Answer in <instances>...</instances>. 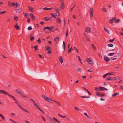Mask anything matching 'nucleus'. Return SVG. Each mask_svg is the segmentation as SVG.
Instances as JSON below:
<instances>
[{"label": "nucleus", "mask_w": 123, "mask_h": 123, "mask_svg": "<svg viewBox=\"0 0 123 123\" xmlns=\"http://www.w3.org/2000/svg\"><path fill=\"white\" fill-rule=\"evenodd\" d=\"M86 40L87 41L90 42V39H89V38H88L86 36Z\"/></svg>", "instance_id": "nucleus-52"}, {"label": "nucleus", "mask_w": 123, "mask_h": 123, "mask_svg": "<svg viewBox=\"0 0 123 123\" xmlns=\"http://www.w3.org/2000/svg\"><path fill=\"white\" fill-rule=\"evenodd\" d=\"M115 53H109L108 54V55L109 56H111L113 55Z\"/></svg>", "instance_id": "nucleus-46"}, {"label": "nucleus", "mask_w": 123, "mask_h": 123, "mask_svg": "<svg viewBox=\"0 0 123 123\" xmlns=\"http://www.w3.org/2000/svg\"><path fill=\"white\" fill-rule=\"evenodd\" d=\"M13 6L14 7H16L19 6H20L19 4L17 2L15 3L14 2H13L12 3Z\"/></svg>", "instance_id": "nucleus-8"}, {"label": "nucleus", "mask_w": 123, "mask_h": 123, "mask_svg": "<svg viewBox=\"0 0 123 123\" xmlns=\"http://www.w3.org/2000/svg\"><path fill=\"white\" fill-rule=\"evenodd\" d=\"M7 95L9 96L11 98H13V99L14 100L18 102L17 100L16 99V98L14 97L13 96H12L10 94H9V93H8Z\"/></svg>", "instance_id": "nucleus-19"}, {"label": "nucleus", "mask_w": 123, "mask_h": 123, "mask_svg": "<svg viewBox=\"0 0 123 123\" xmlns=\"http://www.w3.org/2000/svg\"><path fill=\"white\" fill-rule=\"evenodd\" d=\"M53 28L52 27H49L47 26L46 27H44L43 29L44 31H45V32H48L46 30V29H48L50 31L52 32H53L54 30V29H53L52 28Z\"/></svg>", "instance_id": "nucleus-2"}, {"label": "nucleus", "mask_w": 123, "mask_h": 123, "mask_svg": "<svg viewBox=\"0 0 123 123\" xmlns=\"http://www.w3.org/2000/svg\"><path fill=\"white\" fill-rule=\"evenodd\" d=\"M14 19L16 21H17L18 20V18L17 17H15L14 18Z\"/></svg>", "instance_id": "nucleus-48"}, {"label": "nucleus", "mask_w": 123, "mask_h": 123, "mask_svg": "<svg viewBox=\"0 0 123 123\" xmlns=\"http://www.w3.org/2000/svg\"><path fill=\"white\" fill-rule=\"evenodd\" d=\"M42 96L44 98L45 100L48 102L50 103H52L54 101V100H52V98H48L45 95H42Z\"/></svg>", "instance_id": "nucleus-1"}, {"label": "nucleus", "mask_w": 123, "mask_h": 123, "mask_svg": "<svg viewBox=\"0 0 123 123\" xmlns=\"http://www.w3.org/2000/svg\"><path fill=\"white\" fill-rule=\"evenodd\" d=\"M0 117H1V118L3 120H4L6 121V119L2 115V114H1Z\"/></svg>", "instance_id": "nucleus-28"}, {"label": "nucleus", "mask_w": 123, "mask_h": 123, "mask_svg": "<svg viewBox=\"0 0 123 123\" xmlns=\"http://www.w3.org/2000/svg\"><path fill=\"white\" fill-rule=\"evenodd\" d=\"M120 21V20L118 19H116V18L115 19H114V21L116 23H117L119 22Z\"/></svg>", "instance_id": "nucleus-27"}, {"label": "nucleus", "mask_w": 123, "mask_h": 123, "mask_svg": "<svg viewBox=\"0 0 123 123\" xmlns=\"http://www.w3.org/2000/svg\"><path fill=\"white\" fill-rule=\"evenodd\" d=\"M14 27L17 30H19L20 29V28L18 25L14 26Z\"/></svg>", "instance_id": "nucleus-37"}, {"label": "nucleus", "mask_w": 123, "mask_h": 123, "mask_svg": "<svg viewBox=\"0 0 123 123\" xmlns=\"http://www.w3.org/2000/svg\"><path fill=\"white\" fill-rule=\"evenodd\" d=\"M100 91H104L105 90H107L108 89L103 87H99Z\"/></svg>", "instance_id": "nucleus-10"}, {"label": "nucleus", "mask_w": 123, "mask_h": 123, "mask_svg": "<svg viewBox=\"0 0 123 123\" xmlns=\"http://www.w3.org/2000/svg\"><path fill=\"white\" fill-rule=\"evenodd\" d=\"M38 55L40 58H43V57L42 56V55H41L40 54H38Z\"/></svg>", "instance_id": "nucleus-57"}, {"label": "nucleus", "mask_w": 123, "mask_h": 123, "mask_svg": "<svg viewBox=\"0 0 123 123\" xmlns=\"http://www.w3.org/2000/svg\"><path fill=\"white\" fill-rule=\"evenodd\" d=\"M120 88L121 89L123 90V86L122 85L120 86Z\"/></svg>", "instance_id": "nucleus-64"}, {"label": "nucleus", "mask_w": 123, "mask_h": 123, "mask_svg": "<svg viewBox=\"0 0 123 123\" xmlns=\"http://www.w3.org/2000/svg\"><path fill=\"white\" fill-rule=\"evenodd\" d=\"M107 46L109 47H112L113 46V44L111 43L109 44H107Z\"/></svg>", "instance_id": "nucleus-42"}, {"label": "nucleus", "mask_w": 123, "mask_h": 123, "mask_svg": "<svg viewBox=\"0 0 123 123\" xmlns=\"http://www.w3.org/2000/svg\"><path fill=\"white\" fill-rule=\"evenodd\" d=\"M109 73H107L105 74L103 76V78H105L107 77V75H109Z\"/></svg>", "instance_id": "nucleus-45"}, {"label": "nucleus", "mask_w": 123, "mask_h": 123, "mask_svg": "<svg viewBox=\"0 0 123 123\" xmlns=\"http://www.w3.org/2000/svg\"><path fill=\"white\" fill-rule=\"evenodd\" d=\"M92 46L93 49L95 50H96V46L93 45V44H92Z\"/></svg>", "instance_id": "nucleus-40"}, {"label": "nucleus", "mask_w": 123, "mask_h": 123, "mask_svg": "<svg viewBox=\"0 0 123 123\" xmlns=\"http://www.w3.org/2000/svg\"><path fill=\"white\" fill-rule=\"evenodd\" d=\"M98 55L99 56V57L101 59L102 58V56L100 54V53H98Z\"/></svg>", "instance_id": "nucleus-58"}, {"label": "nucleus", "mask_w": 123, "mask_h": 123, "mask_svg": "<svg viewBox=\"0 0 123 123\" xmlns=\"http://www.w3.org/2000/svg\"><path fill=\"white\" fill-rule=\"evenodd\" d=\"M45 48L46 50L48 51L49 50V49H50V50L51 49V48L49 47L48 45L45 47Z\"/></svg>", "instance_id": "nucleus-23"}, {"label": "nucleus", "mask_w": 123, "mask_h": 123, "mask_svg": "<svg viewBox=\"0 0 123 123\" xmlns=\"http://www.w3.org/2000/svg\"><path fill=\"white\" fill-rule=\"evenodd\" d=\"M93 10L92 8H90V10L89 11V14L90 15V18H92L93 16Z\"/></svg>", "instance_id": "nucleus-4"}, {"label": "nucleus", "mask_w": 123, "mask_h": 123, "mask_svg": "<svg viewBox=\"0 0 123 123\" xmlns=\"http://www.w3.org/2000/svg\"><path fill=\"white\" fill-rule=\"evenodd\" d=\"M34 48L35 49V51L37 50H38V46L37 45H36L34 47Z\"/></svg>", "instance_id": "nucleus-41"}, {"label": "nucleus", "mask_w": 123, "mask_h": 123, "mask_svg": "<svg viewBox=\"0 0 123 123\" xmlns=\"http://www.w3.org/2000/svg\"><path fill=\"white\" fill-rule=\"evenodd\" d=\"M59 58L61 63H62L63 62V60L62 57V56H60L59 57Z\"/></svg>", "instance_id": "nucleus-21"}, {"label": "nucleus", "mask_w": 123, "mask_h": 123, "mask_svg": "<svg viewBox=\"0 0 123 123\" xmlns=\"http://www.w3.org/2000/svg\"><path fill=\"white\" fill-rule=\"evenodd\" d=\"M112 79V80L113 79L114 80H117V78L115 77H113Z\"/></svg>", "instance_id": "nucleus-56"}, {"label": "nucleus", "mask_w": 123, "mask_h": 123, "mask_svg": "<svg viewBox=\"0 0 123 123\" xmlns=\"http://www.w3.org/2000/svg\"><path fill=\"white\" fill-rule=\"evenodd\" d=\"M55 16H60V14L59 12L58 11H57L55 14Z\"/></svg>", "instance_id": "nucleus-25"}, {"label": "nucleus", "mask_w": 123, "mask_h": 123, "mask_svg": "<svg viewBox=\"0 0 123 123\" xmlns=\"http://www.w3.org/2000/svg\"><path fill=\"white\" fill-rule=\"evenodd\" d=\"M62 4L61 6V9L62 10L64 9L65 7V4L63 1L62 2Z\"/></svg>", "instance_id": "nucleus-12"}, {"label": "nucleus", "mask_w": 123, "mask_h": 123, "mask_svg": "<svg viewBox=\"0 0 123 123\" xmlns=\"http://www.w3.org/2000/svg\"><path fill=\"white\" fill-rule=\"evenodd\" d=\"M32 28L31 27V26H29L28 28V30H32Z\"/></svg>", "instance_id": "nucleus-49"}, {"label": "nucleus", "mask_w": 123, "mask_h": 123, "mask_svg": "<svg viewBox=\"0 0 123 123\" xmlns=\"http://www.w3.org/2000/svg\"><path fill=\"white\" fill-rule=\"evenodd\" d=\"M21 96H22V97H26L27 98H28L27 97H26L25 96V94L24 93H22L21 92V94H20Z\"/></svg>", "instance_id": "nucleus-32"}, {"label": "nucleus", "mask_w": 123, "mask_h": 123, "mask_svg": "<svg viewBox=\"0 0 123 123\" xmlns=\"http://www.w3.org/2000/svg\"><path fill=\"white\" fill-rule=\"evenodd\" d=\"M104 59L105 61L107 62L110 61L109 58L106 55H105L104 57Z\"/></svg>", "instance_id": "nucleus-14"}, {"label": "nucleus", "mask_w": 123, "mask_h": 123, "mask_svg": "<svg viewBox=\"0 0 123 123\" xmlns=\"http://www.w3.org/2000/svg\"><path fill=\"white\" fill-rule=\"evenodd\" d=\"M72 47H71V48L69 49L68 50V52L69 53H70L72 49Z\"/></svg>", "instance_id": "nucleus-55"}, {"label": "nucleus", "mask_w": 123, "mask_h": 123, "mask_svg": "<svg viewBox=\"0 0 123 123\" xmlns=\"http://www.w3.org/2000/svg\"><path fill=\"white\" fill-rule=\"evenodd\" d=\"M86 60L87 62L89 64L91 65L93 64V62L91 60L90 58H86Z\"/></svg>", "instance_id": "nucleus-6"}, {"label": "nucleus", "mask_w": 123, "mask_h": 123, "mask_svg": "<svg viewBox=\"0 0 123 123\" xmlns=\"http://www.w3.org/2000/svg\"><path fill=\"white\" fill-rule=\"evenodd\" d=\"M33 103L34 105L43 114H45V113L37 105L35 101L33 102Z\"/></svg>", "instance_id": "nucleus-3"}, {"label": "nucleus", "mask_w": 123, "mask_h": 123, "mask_svg": "<svg viewBox=\"0 0 123 123\" xmlns=\"http://www.w3.org/2000/svg\"><path fill=\"white\" fill-rule=\"evenodd\" d=\"M85 90L87 91V93H88L89 95H91V93L87 89L85 88Z\"/></svg>", "instance_id": "nucleus-44"}, {"label": "nucleus", "mask_w": 123, "mask_h": 123, "mask_svg": "<svg viewBox=\"0 0 123 123\" xmlns=\"http://www.w3.org/2000/svg\"><path fill=\"white\" fill-rule=\"evenodd\" d=\"M114 40V38L113 39H110L109 40V41L110 42H112Z\"/></svg>", "instance_id": "nucleus-60"}, {"label": "nucleus", "mask_w": 123, "mask_h": 123, "mask_svg": "<svg viewBox=\"0 0 123 123\" xmlns=\"http://www.w3.org/2000/svg\"><path fill=\"white\" fill-rule=\"evenodd\" d=\"M116 18L115 17L112 18L109 21V22L111 24L114 21V19H115Z\"/></svg>", "instance_id": "nucleus-13"}, {"label": "nucleus", "mask_w": 123, "mask_h": 123, "mask_svg": "<svg viewBox=\"0 0 123 123\" xmlns=\"http://www.w3.org/2000/svg\"><path fill=\"white\" fill-rule=\"evenodd\" d=\"M37 41L39 43H40L41 42V39L40 38H38Z\"/></svg>", "instance_id": "nucleus-53"}, {"label": "nucleus", "mask_w": 123, "mask_h": 123, "mask_svg": "<svg viewBox=\"0 0 123 123\" xmlns=\"http://www.w3.org/2000/svg\"><path fill=\"white\" fill-rule=\"evenodd\" d=\"M68 29H67V31L66 32V37H67L68 36Z\"/></svg>", "instance_id": "nucleus-51"}, {"label": "nucleus", "mask_w": 123, "mask_h": 123, "mask_svg": "<svg viewBox=\"0 0 123 123\" xmlns=\"http://www.w3.org/2000/svg\"><path fill=\"white\" fill-rule=\"evenodd\" d=\"M95 89L96 90L100 91L99 88H98V87H95Z\"/></svg>", "instance_id": "nucleus-59"}, {"label": "nucleus", "mask_w": 123, "mask_h": 123, "mask_svg": "<svg viewBox=\"0 0 123 123\" xmlns=\"http://www.w3.org/2000/svg\"><path fill=\"white\" fill-rule=\"evenodd\" d=\"M25 16L26 18H28V13H26Z\"/></svg>", "instance_id": "nucleus-54"}, {"label": "nucleus", "mask_w": 123, "mask_h": 123, "mask_svg": "<svg viewBox=\"0 0 123 123\" xmlns=\"http://www.w3.org/2000/svg\"><path fill=\"white\" fill-rule=\"evenodd\" d=\"M54 101L59 106H61V104H60L59 102L56 101L55 100H54Z\"/></svg>", "instance_id": "nucleus-29"}, {"label": "nucleus", "mask_w": 123, "mask_h": 123, "mask_svg": "<svg viewBox=\"0 0 123 123\" xmlns=\"http://www.w3.org/2000/svg\"><path fill=\"white\" fill-rule=\"evenodd\" d=\"M119 94V93L118 92H116L112 95V96L113 97H115L117 95Z\"/></svg>", "instance_id": "nucleus-26"}, {"label": "nucleus", "mask_w": 123, "mask_h": 123, "mask_svg": "<svg viewBox=\"0 0 123 123\" xmlns=\"http://www.w3.org/2000/svg\"><path fill=\"white\" fill-rule=\"evenodd\" d=\"M85 116H86L85 117V118L86 120H89L91 119V118L85 112Z\"/></svg>", "instance_id": "nucleus-9"}, {"label": "nucleus", "mask_w": 123, "mask_h": 123, "mask_svg": "<svg viewBox=\"0 0 123 123\" xmlns=\"http://www.w3.org/2000/svg\"><path fill=\"white\" fill-rule=\"evenodd\" d=\"M32 34H31L30 35V39L31 41H32L34 40V37H32Z\"/></svg>", "instance_id": "nucleus-22"}, {"label": "nucleus", "mask_w": 123, "mask_h": 123, "mask_svg": "<svg viewBox=\"0 0 123 123\" xmlns=\"http://www.w3.org/2000/svg\"><path fill=\"white\" fill-rule=\"evenodd\" d=\"M32 20H35V18L34 16L31 17Z\"/></svg>", "instance_id": "nucleus-50"}, {"label": "nucleus", "mask_w": 123, "mask_h": 123, "mask_svg": "<svg viewBox=\"0 0 123 123\" xmlns=\"http://www.w3.org/2000/svg\"><path fill=\"white\" fill-rule=\"evenodd\" d=\"M104 30L105 31H106V32L107 33H108V34H109V31L107 30L106 28H105L104 27Z\"/></svg>", "instance_id": "nucleus-43"}, {"label": "nucleus", "mask_w": 123, "mask_h": 123, "mask_svg": "<svg viewBox=\"0 0 123 123\" xmlns=\"http://www.w3.org/2000/svg\"><path fill=\"white\" fill-rule=\"evenodd\" d=\"M43 19L45 20L46 21H47L48 20H49L48 17H44L43 18Z\"/></svg>", "instance_id": "nucleus-39"}, {"label": "nucleus", "mask_w": 123, "mask_h": 123, "mask_svg": "<svg viewBox=\"0 0 123 123\" xmlns=\"http://www.w3.org/2000/svg\"><path fill=\"white\" fill-rule=\"evenodd\" d=\"M59 37H56L54 39V41L56 43H57V42H58V40H59Z\"/></svg>", "instance_id": "nucleus-24"}, {"label": "nucleus", "mask_w": 123, "mask_h": 123, "mask_svg": "<svg viewBox=\"0 0 123 123\" xmlns=\"http://www.w3.org/2000/svg\"><path fill=\"white\" fill-rule=\"evenodd\" d=\"M15 103H16L18 105V106L23 111H24L25 112L27 113H29V111H28L27 110L23 108L18 103H17L16 102H15Z\"/></svg>", "instance_id": "nucleus-5"}, {"label": "nucleus", "mask_w": 123, "mask_h": 123, "mask_svg": "<svg viewBox=\"0 0 123 123\" xmlns=\"http://www.w3.org/2000/svg\"><path fill=\"white\" fill-rule=\"evenodd\" d=\"M20 90L18 89H17L16 90V92L19 94H21V92H20Z\"/></svg>", "instance_id": "nucleus-35"}, {"label": "nucleus", "mask_w": 123, "mask_h": 123, "mask_svg": "<svg viewBox=\"0 0 123 123\" xmlns=\"http://www.w3.org/2000/svg\"><path fill=\"white\" fill-rule=\"evenodd\" d=\"M28 9L31 12H33L34 11V10L33 8L30 6H28Z\"/></svg>", "instance_id": "nucleus-15"}, {"label": "nucleus", "mask_w": 123, "mask_h": 123, "mask_svg": "<svg viewBox=\"0 0 123 123\" xmlns=\"http://www.w3.org/2000/svg\"><path fill=\"white\" fill-rule=\"evenodd\" d=\"M78 59L79 61L81 63V59L80 58V56H78Z\"/></svg>", "instance_id": "nucleus-61"}, {"label": "nucleus", "mask_w": 123, "mask_h": 123, "mask_svg": "<svg viewBox=\"0 0 123 123\" xmlns=\"http://www.w3.org/2000/svg\"><path fill=\"white\" fill-rule=\"evenodd\" d=\"M13 2L11 1H9L8 2V5L10 7L13 6V5H12Z\"/></svg>", "instance_id": "nucleus-18"}, {"label": "nucleus", "mask_w": 123, "mask_h": 123, "mask_svg": "<svg viewBox=\"0 0 123 123\" xmlns=\"http://www.w3.org/2000/svg\"><path fill=\"white\" fill-rule=\"evenodd\" d=\"M106 80H112V78L111 77H109L105 79Z\"/></svg>", "instance_id": "nucleus-31"}, {"label": "nucleus", "mask_w": 123, "mask_h": 123, "mask_svg": "<svg viewBox=\"0 0 123 123\" xmlns=\"http://www.w3.org/2000/svg\"><path fill=\"white\" fill-rule=\"evenodd\" d=\"M56 22L58 23H61L62 21L61 19L59 18H58L56 19Z\"/></svg>", "instance_id": "nucleus-17"}, {"label": "nucleus", "mask_w": 123, "mask_h": 123, "mask_svg": "<svg viewBox=\"0 0 123 123\" xmlns=\"http://www.w3.org/2000/svg\"><path fill=\"white\" fill-rule=\"evenodd\" d=\"M0 93H2L4 94L5 95H7L8 93L7 92H5L4 91L2 90H0Z\"/></svg>", "instance_id": "nucleus-11"}, {"label": "nucleus", "mask_w": 123, "mask_h": 123, "mask_svg": "<svg viewBox=\"0 0 123 123\" xmlns=\"http://www.w3.org/2000/svg\"><path fill=\"white\" fill-rule=\"evenodd\" d=\"M63 47L64 50H65L66 48V44L64 41H63Z\"/></svg>", "instance_id": "nucleus-38"}, {"label": "nucleus", "mask_w": 123, "mask_h": 123, "mask_svg": "<svg viewBox=\"0 0 123 123\" xmlns=\"http://www.w3.org/2000/svg\"><path fill=\"white\" fill-rule=\"evenodd\" d=\"M102 11L106 12H107L106 9L105 7H103L102 8Z\"/></svg>", "instance_id": "nucleus-34"}, {"label": "nucleus", "mask_w": 123, "mask_h": 123, "mask_svg": "<svg viewBox=\"0 0 123 123\" xmlns=\"http://www.w3.org/2000/svg\"><path fill=\"white\" fill-rule=\"evenodd\" d=\"M99 92L97 91H96L95 92L96 95L98 96H99V95H100V94H99Z\"/></svg>", "instance_id": "nucleus-36"}, {"label": "nucleus", "mask_w": 123, "mask_h": 123, "mask_svg": "<svg viewBox=\"0 0 123 123\" xmlns=\"http://www.w3.org/2000/svg\"><path fill=\"white\" fill-rule=\"evenodd\" d=\"M88 72H92L93 71H92V69H88Z\"/></svg>", "instance_id": "nucleus-63"}, {"label": "nucleus", "mask_w": 123, "mask_h": 123, "mask_svg": "<svg viewBox=\"0 0 123 123\" xmlns=\"http://www.w3.org/2000/svg\"><path fill=\"white\" fill-rule=\"evenodd\" d=\"M48 51L47 52V53L49 54H50L51 52V51L50 50H48Z\"/></svg>", "instance_id": "nucleus-62"}, {"label": "nucleus", "mask_w": 123, "mask_h": 123, "mask_svg": "<svg viewBox=\"0 0 123 123\" xmlns=\"http://www.w3.org/2000/svg\"><path fill=\"white\" fill-rule=\"evenodd\" d=\"M48 120L49 121L51 122L52 123H54L55 122L50 117H48Z\"/></svg>", "instance_id": "nucleus-20"}, {"label": "nucleus", "mask_w": 123, "mask_h": 123, "mask_svg": "<svg viewBox=\"0 0 123 123\" xmlns=\"http://www.w3.org/2000/svg\"><path fill=\"white\" fill-rule=\"evenodd\" d=\"M58 115L60 117L63 118H65L66 117L65 116H62L61 115L59 114H58Z\"/></svg>", "instance_id": "nucleus-30"}, {"label": "nucleus", "mask_w": 123, "mask_h": 123, "mask_svg": "<svg viewBox=\"0 0 123 123\" xmlns=\"http://www.w3.org/2000/svg\"><path fill=\"white\" fill-rule=\"evenodd\" d=\"M85 31L87 33H91V27H86L85 29Z\"/></svg>", "instance_id": "nucleus-7"}, {"label": "nucleus", "mask_w": 123, "mask_h": 123, "mask_svg": "<svg viewBox=\"0 0 123 123\" xmlns=\"http://www.w3.org/2000/svg\"><path fill=\"white\" fill-rule=\"evenodd\" d=\"M50 14L52 17H54L55 18H56L55 14L52 13H51Z\"/></svg>", "instance_id": "nucleus-33"}, {"label": "nucleus", "mask_w": 123, "mask_h": 123, "mask_svg": "<svg viewBox=\"0 0 123 123\" xmlns=\"http://www.w3.org/2000/svg\"><path fill=\"white\" fill-rule=\"evenodd\" d=\"M15 10L17 13H20L22 11V10L21 8L19 9H16Z\"/></svg>", "instance_id": "nucleus-16"}, {"label": "nucleus", "mask_w": 123, "mask_h": 123, "mask_svg": "<svg viewBox=\"0 0 123 123\" xmlns=\"http://www.w3.org/2000/svg\"><path fill=\"white\" fill-rule=\"evenodd\" d=\"M6 12V11H4L3 12H2V11H0V14H4V13H5Z\"/></svg>", "instance_id": "nucleus-47"}]
</instances>
